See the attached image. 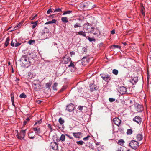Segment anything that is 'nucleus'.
Instances as JSON below:
<instances>
[{
    "mask_svg": "<svg viewBox=\"0 0 151 151\" xmlns=\"http://www.w3.org/2000/svg\"><path fill=\"white\" fill-rule=\"evenodd\" d=\"M20 61L24 66L27 67L30 65V63L29 60V58L26 55L22 56Z\"/></svg>",
    "mask_w": 151,
    "mask_h": 151,
    "instance_id": "obj_1",
    "label": "nucleus"
},
{
    "mask_svg": "<svg viewBox=\"0 0 151 151\" xmlns=\"http://www.w3.org/2000/svg\"><path fill=\"white\" fill-rule=\"evenodd\" d=\"M129 145L132 148L135 150L138 147L139 143L137 141L133 140L131 141L129 144Z\"/></svg>",
    "mask_w": 151,
    "mask_h": 151,
    "instance_id": "obj_2",
    "label": "nucleus"
},
{
    "mask_svg": "<svg viewBox=\"0 0 151 151\" xmlns=\"http://www.w3.org/2000/svg\"><path fill=\"white\" fill-rule=\"evenodd\" d=\"M26 130H22L21 131L20 133V136H19L18 134V131L17 130V138L18 139H24V137L26 133Z\"/></svg>",
    "mask_w": 151,
    "mask_h": 151,
    "instance_id": "obj_3",
    "label": "nucleus"
},
{
    "mask_svg": "<svg viewBox=\"0 0 151 151\" xmlns=\"http://www.w3.org/2000/svg\"><path fill=\"white\" fill-rule=\"evenodd\" d=\"M119 91L120 93L122 95L127 93V88L123 86H122L120 87Z\"/></svg>",
    "mask_w": 151,
    "mask_h": 151,
    "instance_id": "obj_4",
    "label": "nucleus"
},
{
    "mask_svg": "<svg viewBox=\"0 0 151 151\" xmlns=\"http://www.w3.org/2000/svg\"><path fill=\"white\" fill-rule=\"evenodd\" d=\"M74 105L71 103L67 106L66 110L69 112H71L74 110Z\"/></svg>",
    "mask_w": 151,
    "mask_h": 151,
    "instance_id": "obj_5",
    "label": "nucleus"
},
{
    "mask_svg": "<svg viewBox=\"0 0 151 151\" xmlns=\"http://www.w3.org/2000/svg\"><path fill=\"white\" fill-rule=\"evenodd\" d=\"M101 75L102 78L106 82H108L110 79L109 76L107 74H101Z\"/></svg>",
    "mask_w": 151,
    "mask_h": 151,
    "instance_id": "obj_6",
    "label": "nucleus"
},
{
    "mask_svg": "<svg viewBox=\"0 0 151 151\" xmlns=\"http://www.w3.org/2000/svg\"><path fill=\"white\" fill-rule=\"evenodd\" d=\"M51 147L53 149L55 150H57L58 149V145L57 143L55 142L51 143Z\"/></svg>",
    "mask_w": 151,
    "mask_h": 151,
    "instance_id": "obj_7",
    "label": "nucleus"
},
{
    "mask_svg": "<svg viewBox=\"0 0 151 151\" xmlns=\"http://www.w3.org/2000/svg\"><path fill=\"white\" fill-rule=\"evenodd\" d=\"M113 121L115 124L118 126H119L121 123V120L118 118H114Z\"/></svg>",
    "mask_w": 151,
    "mask_h": 151,
    "instance_id": "obj_8",
    "label": "nucleus"
},
{
    "mask_svg": "<svg viewBox=\"0 0 151 151\" xmlns=\"http://www.w3.org/2000/svg\"><path fill=\"white\" fill-rule=\"evenodd\" d=\"M134 121L139 124L141 123L142 119L139 116H136L133 119Z\"/></svg>",
    "mask_w": 151,
    "mask_h": 151,
    "instance_id": "obj_9",
    "label": "nucleus"
},
{
    "mask_svg": "<svg viewBox=\"0 0 151 151\" xmlns=\"http://www.w3.org/2000/svg\"><path fill=\"white\" fill-rule=\"evenodd\" d=\"M136 109L138 112H142L143 110V107L140 105H138L137 106Z\"/></svg>",
    "mask_w": 151,
    "mask_h": 151,
    "instance_id": "obj_10",
    "label": "nucleus"
},
{
    "mask_svg": "<svg viewBox=\"0 0 151 151\" xmlns=\"http://www.w3.org/2000/svg\"><path fill=\"white\" fill-rule=\"evenodd\" d=\"M90 24L88 23H86L83 25V29L87 30L90 28Z\"/></svg>",
    "mask_w": 151,
    "mask_h": 151,
    "instance_id": "obj_11",
    "label": "nucleus"
},
{
    "mask_svg": "<svg viewBox=\"0 0 151 151\" xmlns=\"http://www.w3.org/2000/svg\"><path fill=\"white\" fill-rule=\"evenodd\" d=\"M33 129L36 134H40L41 132L40 129L39 127L33 128Z\"/></svg>",
    "mask_w": 151,
    "mask_h": 151,
    "instance_id": "obj_12",
    "label": "nucleus"
},
{
    "mask_svg": "<svg viewBox=\"0 0 151 151\" xmlns=\"http://www.w3.org/2000/svg\"><path fill=\"white\" fill-rule=\"evenodd\" d=\"M82 134V133L80 132L77 133H73V135L76 138H79L80 136Z\"/></svg>",
    "mask_w": 151,
    "mask_h": 151,
    "instance_id": "obj_13",
    "label": "nucleus"
},
{
    "mask_svg": "<svg viewBox=\"0 0 151 151\" xmlns=\"http://www.w3.org/2000/svg\"><path fill=\"white\" fill-rule=\"evenodd\" d=\"M63 60L64 63L65 64L68 63L69 62H70V58H66L64 57Z\"/></svg>",
    "mask_w": 151,
    "mask_h": 151,
    "instance_id": "obj_14",
    "label": "nucleus"
},
{
    "mask_svg": "<svg viewBox=\"0 0 151 151\" xmlns=\"http://www.w3.org/2000/svg\"><path fill=\"white\" fill-rule=\"evenodd\" d=\"M137 81V77H134L133 78H132L131 80V82L132 84H135Z\"/></svg>",
    "mask_w": 151,
    "mask_h": 151,
    "instance_id": "obj_15",
    "label": "nucleus"
},
{
    "mask_svg": "<svg viewBox=\"0 0 151 151\" xmlns=\"http://www.w3.org/2000/svg\"><path fill=\"white\" fill-rule=\"evenodd\" d=\"M137 139L138 141H141L142 139V134H139L137 135Z\"/></svg>",
    "mask_w": 151,
    "mask_h": 151,
    "instance_id": "obj_16",
    "label": "nucleus"
},
{
    "mask_svg": "<svg viewBox=\"0 0 151 151\" xmlns=\"http://www.w3.org/2000/svg\"><path fill=\"white\" fill-rule=\"evenodd\" d=\"M10 41V38L9 37H8L7 38L4 44V47H5L7 46L9 44V42Z\"/></svg>",
    "mask_w": 151,
    "mask_h": 151,
    "instance_id": "obj_17",
    "label": "nucleus"
},
{
    "mask_svg": "<svg viewBox=\"0 0 151 151\" xmlns=\"http://www.w3.org/2000/svg\"><path fill=\"white\" fill-rule=\"evenodd\" d=\"M124 141L123 139H121L118 141V144L121 145H124Z\"/></svg>",
    "mask_w": 151,
    "mask_h": 151,
    "instance_id": "obj_18",
    "label": "nucleus"
},
{
    "mask_svg": "<svg viewBox=\"0 0 151 151\" xmlns=\"http://www.w3.org/2000/svg\"><path fill=\"white\" fill-rule=\"evenodd\" d=\"M74 62L72 61L70 62V64L68 65V67H72L73 68H75V66L74 64Z\"/></svg>",
    "mask_w": 151,
    "mask_h": 151,
    "instance_id": "obj_19",
    "label": "nucleus"
},
{
    "mask_svg": "<svg viewBox=\"0 0 151 151\" xmlns=\"http://www.w3.org/2000/svg\"><path fill=\"white\" fill-rule=\"evenodd\" d=\"M78 34L84 37H86V35L85 33L82 31L78 32Z\"/></svg>",
    "mask_w": 151,
    "mask_h": 151,
    "instance_id": "obj_20",
    "label": "nucleus"
},
{
    "mask_svg": "<svg viewBox=\"0 0 151 151\" xmlns=\"http://www.w3.org/2000/svg\"><path fill=\"white\" fill-rule=\"evenodd\" d=\"M61 20L64 22L67 23L68 22L67 18L66 17H62Z\"/></svg>",
    "mask_w": 151,
    "mask_h": 151,
    "instance_id": "obj_21",
    "label": "nucleus"
},
{
    "mask_svg": "<svg viewBox=\"0 0 151 151\" xmlns=\"http://www.w3.org/2000/svg\"><path fill=\"white\" fill-rule=\"evenodd\" d=\"M65 136L64 134H62L60 137V139L62 141H65Z\"/></svg>",
    "mask_w": 151,
    "mask_h": 151,
    "instance_id": "obj_22",
    "label": "nucleus"
},
{
    "mask_svg": "<svg viewBox=\"0 0 151 151\" xmlns=\"http://www.w3.org/2000/svg\"><path fill=\"white\" fill-rule=\"evenodd\" d=\"M132 133V131L131 129H128L127 131V133L128 135H131Z\"/></svg>",
    "mask_w": 151,
    "mask_h": 151,
    "instance_id": "obj_23",
    "label": "nucleus"
},
{
    "mask_svg": "<svg viewBox=\"0 0 151 151\" xmlns=\"http://www.w3.org/2000/svg\"><path fill=\"white\" fill-rule=\"evenodd\" d=\"M37 23V21H36L34 22H32V24H33L32 26V29H34L36 27Z\"/></svg>",
    "mask_w": 151,
    "mask_h": 151,
    "instance_id": "obj_24",
    "label": "nucleus"
},
{
    "mask_svg": "<svg viewBox=\"0 0 151 151\" xmlns=\"http://www.w3.org/2000/svg\"><path fill=\"white\" fill-rule=\"evenodd\" d=\"M54 10L53 9L50 8L47 11V14H49L50 13L53 12V10Z\"/></svg>",
    "mask_w": 151,
    "mask_h": 151,
    "instance_id": "obj_25",
    "label": "nucleus"
},
{
    "mask_svg": "<svg viewBox=\"0 0 151 151\" xmlns=\"http://www.w3.org/2000/svg\"><path fill=\"white\" fill-rule=\"evenodd\" d=\"M58 85V84L56 83H55L54 84L53 86V89L54 90H57V89L56 88V87Z\"/></svg>",
    "mask_w": 151,
    "mask_h": 151,
    "instance_id": "obj_26",
    "label": "nucleus"
},
{
    "mask_svg": "<svg viewBox=\"0 0 151 151\" xmlns=\"http://www.w3.org/2000/svg\"><path fill=\"white\" fill-rule=\"evenodd\" d=\"M112 73L115 75H117L118 73V71L116 69H114L113 70Z\"/></svg>",
    "mask_w": 151,
    "mask_h": 151,
    "instance_id": "obj_27",
    "label": "nucleus"
},
{
    "mask_svg": "<svg viewBox=\"0 0 151 151\" xmlns=\"http://www.w3.org/2000/svg\"><path fill=\"white\" fill-rule=\"evenodd\" d=\"M59 122L61 124H62L64 122V120L61 118H60L59 119Z\"/></svg>",
    "mask_w": 151,
    "mask_h": 151,
    "instance_id": "obj_28",
    "label": "nucleus"
},
{
    "mask_svg": "<svg viewBox=\"0 0 151 151\" xmlns=\"http://www.w3.org/2000/svg\"><path fill=\"white\" fill-rule=\"evenodd\" d=\"M52 84L51 83H47L46 84V87L47 88H49L50 87Z\"/></svg>",
    "mask_w": 151,
    "mask_h": 151,
    "instance_id": "obj_29",
    "label": "nucleus"
},
{
    "mask_svg": "<svg viewBox=\"0 0 151 151\" xmlns=\"http://www.w3.org/2000/svg\"><path fill=\"white\" fill-rule=\"evenodd\" d=\"M61 11V10L60 9L58 8L56 9H55L54 12V13H57L60 12Z\"/></svg>",
    "mask_w": 151,
    "mask_h": 151,
    "instance_id": "obj_30",
    "label": "nucleus"
},
{
    "mask_svg": "<svg viewBox=\"0 0 151 151\" xmlns=\"http://www.w3.org/2000/svg\"><path fill=\"white\" fill-rule=\"evenodd\" d=\"M16 42V41L15 40H12L11 43V46L14 47V45Z\"/></svg>",
    "mask_w": 151,
    "mask_h": 151,
    "instance_id": "obj_31",
    "label": "nucleus"
},
{
    "mask_svg": "<svg viewBox=\"0 0 151 151\" xmlns=\"http://www.w3.org/2000/svg\"><path fill=\"white\" fill-rule=\"evenodd\" d=\"M26 96V95L24 93H22L19 96L21 98H25Z\"/></svg>",
    "mask_w": 151,
    "mask_h": 151,
    "instance_id": "obj_32",
    "label": "nucleus"
},
{
    "mask_svg": "<svg viewBox=\"0 0 151 151\" xmlns=\"http://www.w3.org/2000/svg\"><path fill=\"white\" fill-rule=\"evenodd\" d=\"M74 27L75 28H77L79 27H81L80 24L79 23H76L74 25Z\"/></svg>",
    "mask_w": 151,
    "mask_h": 151,
    "instance_id": "obj_33",
    "label": "nucleus"
},
{
    "mask_svg": "<svg viewBox=\"0 0 151 151\" xmlns=\"http://www.w3.org/2000/svg\"><path fill=\"white\" fill-rule=\"evenodd\" d=\"M141 13L142 15H145V8L143 7H142L141 9Z\"/></svg>",
    "mask_w": 151,
    "mask_h": 151,
    "instance_id": "obj_34",
    "label": "nucleus"
},
{
    "mask_svg": "<svg viewBox=\"0 0 151 151\" xmlns=\"http://www.w3.org/2000/svg\"><path fill=\"white\" fill-rule=\"evenodd\" d=\"M113 47L114 48H119L120 49L121 48V46H119L118 45H114L112 46H111V47Z\"/></svg>",
    "mask_w": 151,
    "mask_h": 151,
    "instance_id": "obj_35",
    "label": "nucleus"
},
{
    "mask_svg": "<svg viewBox=\"0 0 151 151\" xmlns=\"http://www.w3.org/2000/svg\"><path fill=\"white\" fill-rule=\"evenodd\" d=\"M31 134V133H29L28 134L29 137L30 138L32 139H33L35 138L34 135H32Z\"/></svg>",
    "mask_w": 151,
    "mask_h": 151,
    "instance_id": "obj_36",
    "label": "nucleus"
},
{
    "mask_svg": "<svg viewBox=\"0 0 151 151\" xmlns=\"http://www.w3.org/2000/svg\"><path fill=\"white\" fill-rule=\"evenodd\" d=\"M21 44V43H19L18 42H17V41L16 42V43L14 45V46L15 47H17L20 45Z\"/></svg>",
    "mask_w": 151,
    "mask_h": 151,
    "instance_id": "obj_37",
    "label": "nucleus"
},
{
    "mask_svg": "<svg viewBox=\"0 0 151 151\" xmlns=\"http://www.w3.org/2000/svg\"><path fill=\"white\" fill-rule=\"evenodd\" d=\"M35 42V40H30L28 42V43L30 45H31L32 43H34Z\"/></svg>",
    "mask_w": 151,
    "mask_h": 151,
    "instance_id": "obj_38",
    "label": "nucleus"
},
{
    "mask_svg": "<svg viewBox=\"0 0 151 151\" xmlns=\"http://www.w3.org/2000/svg\"><path fill=\"white\" fill-rule=\"evenodd\" d=\"M76 142L78 144L82 145L83 144V141L81 140L78 141H77Z\"/></svg>",
    "mask_w": 151,
    "mask_h": 151,
    "instance_id": "obj_39",
    "label": "nucleus"
},
{
    "mask_svg": "<svg viewBox=\"0 0 151 151\" xmlns=\"http://www.w3.org/2000/svg\"><path fill=\"white\" fill-rule=\"evenodd\" d=\"M88 39L90 42H92L93 41H95V40L94 38H91L89 37L88 38Z\"/></svg>",
    "mask_w": 151,
    "mask_h": 151,
    "instance_id": "obj_40",
    "label": "nucleus"
},
{
    "mask_svg": "<svg viewBox=\"0 0 151 151\" xmlns=\"http://www.w3.org/2000/svg\"><path fill=\"white\" fill-rule=\"evenodd\" d=\"M109 100L110 102H112L115 101V99L113 98H109Z\"/></svg>",
    "mask_w": 151,
    "mask_h": 151,
    "instance_id": "obj_41",
    "label": "nucleus"
},
{
    "mask_svg": "<svg viewBox=\"0 0 151 151\" xmlns=\"http://www.w3.org/2000/svg\"><path fill=\"white\" fill-rule=\"evenodd\" d=\"M21 24V23H19L18 25H17L16 26H15L14 27V29L16 30L17 29V28H19V27H20L19 26Z\"/></svg>",
    "mask_w": 151,
    "mask_h": 151,
    "instance_id": "obj_42",
    "label": "nucleus"
},
{
    "mask_svg": "<svg viewBox=\"0 0 151 151\" xmlns=\"http://www.w3.org/2000/svg\"><path fill=\"white\" fill-rule=\"evenodd\" d=\"M90 137L89 136H87L86 137L84 138H83V140L85 141L87 140H88V138Z\"/></svg>",
    "mask_w": 151,
    "mask_h": 151,
    "instance_id": "obj_43",
    "label": "nucleus"
},
{
    "mask_svg": "<svg viewBox=\"0 0 151 151\" xmlns=\"http://www.w3.org/2000/svg\"><path fill=\"white\" fill-rule=\"evenodd\" d=\"M48 128L50 129V131L51 132L52 131V128L51 127V125L50 124H48Z\"/></svg>",
    "mask_w": 151,
    "mask_h": 151,
    "instance_id": "obj_44",
    "label": "nucleus"
},
{
    "mask_svg": "<svg viewBox=\"0 0 151 151\" xmlns=\"http://www.w3.org/2000/svg\"><path fill=\"white\" fill-rule=\"evenodd\" d=\"M83 106H79L78 108V109L79 110H80L81 111L82 110H83Z\"/></svg>",
    "mask_w": 151,
    "mask_h": 151,
    "instance_id": "obj_45",
    "label": "nucleus"
},
{
    "mask_svg": "<svg viewBox=\"0 0 151 151\" xmlns=\"http://www.w3.org/2000/svg\"><path fill=\"white\" fill-rule=\"evenodd\" d=\"M71 12L70 11H65L63 13V14L65 15L67 14H69Z\"/></svg>",
    "mask_w": 151,
    "mask_h": 151,
    "instance_id": "obj_46",
    "label": "nucleus"
},
{
    "mask_svg": "<svg viewBox=\"0 0 151 151\" xmlns=\"http://www.w3.org/2000/svg\"><path fill=\"white\" fill-rule=\"evenodd\" d=\"M66 87L65 86H63L61 89L60 90L61 91H63L65 89H66Z\"/></svg>",
    "mask_w": 151,
    "mask_h": 151,
    "instance_id": "obj_47",
    "label": "nucleus"
},
{
    "mask_svg": "<svg viewBox=\"0 0 151 151\" xmlns=\"http://www.w3.org/2000/svg\"><path fill=\"white\" fill-rule=\"evenodd\" d=\"M52 23H55L56 22V20L55 19H53L51 21Z\"/></svg>",
    "mask_w": 151,
    "mask_h": 151,
    "instance_id": "obj_48",
    "label": "nucleus"
},
{
    "mask_svg": "<svg viewBox=\"0 0 151 151\" xmlns=\"http://www.w3.org/2000/svg\"><path fill=\"white\" fill-rule=\"evenodd\" d=\"M41 120H40V121H38L37 122H36L35 124V125H36V124L39 123V124H40L41 123Z\"/></svg>",
    "mask_w": 151,
    "mask_h": 151,
    "instance_id": "obj_49",
    "label": "nucleus"
},
{
    "mask_svg": "<svg viewBox=\"0 0 151 151\" xmlns=\"http://www.w3.org/2000/svg\"><path fill=\"white\" fill-rule=\"evenodd\" d=\"M52 24L51 21H48V22L45 23V24Z\"/></svg>",
    "mask_w": 151,
    "mask_h": 151,
    "instance_id": "obj_50",
    "label": "nucleus"
},
{
    "mask_svg": "<svg viewBox=\"0 0 151 151\" xmlns=\"http://www.w3.org/2000/svg\"><path fill=\"white\" fill-rule=\"evenodd\" d=\"M42 101L40 100H36V102L38 103V104H40L41 102Z\"/></svg>",
    "mask_w": 151,
    "mask_h": 151,
    "instance_id": "obj_51",
    "label": "nucleus"
},
{
    "mask_svg": "<svg viewBox=\"0 0 151 151\" xmlns=\"http://www.w3.org/2000/svg\"><path fill=\"white\" fill-rule=\"evenodd\" d=\"M66 135L70 139H73V138L72 137H71L68 134H66Z\"/></svg>",
    "mask_w": 151,
    "mask_h": 151,
    "instance_id": "obj_52",
    "label": "nucleus"
},
{
    "mask_svg": "<svg viewBox=\"0 0 151 151\" xmlns=\"http://www.w3.org/2000/svg\"><path fill=\"white\" fill-rule=\"evenodd\" d=\"M115 30L114 29L113 30L111 31V34H114L115 33Z\"/></svg>",
    "mask_w": 151,
    "mask_h": 151,
    "instance_id": "obj_53",
    "label": "nucleus"
},
{
    "mask_svg": "<svg viewBox=\"0 0 151 151\" xmlns=\"http://www.w3.org/2000/svg\"><path fill=\"white\" fill-rule=\"evenodd\" d=\"M27 121L26 120V121H24V122H23V125L24 126L25 125L26 123H27Z\"/></svg>",
    "mask_w": 151,
    "mask_h": 151,
    "instance_id": "obj_54",
    "label": "nucleus"
},
{
    "mask_svg": "<svg viewBox=\"0 0 151 151\" xmlns=\"http://www.w3.org/2000/svg\"><path fill=\"white\" fill-rule=\"evenodd\" d=\"M11 98L12 102H13V101H14V97H12L11 96Z\"/></svg>",
    "mask_w": 151,
    "mask_h": 151,
    "instance_id": "obj_55",
    "label": "nucleus"
},
{
    "mask_svg": "<svg viewBox=\"0 0 151 151\" xmlns=\"http://www.w3.org/2000/svg\"><path fill=\"white\" fill-rule=\"evenodd\" d=\"M37 16V15H35L32 18V19L33 20Z\"/></svg>",
    "mask_w": 151,
    "mask_h": 151,
    "instance_id": "obj_56",
    "label": "nucleus"
},
{
    "mask_svg": "<svg viewBox=\"0 0 151 151\" xmlns=\"http://www.w3.org/2000/svg\"><path fill=\"white\" fill-rule=\"evenodd\" d=\"M29 118H27L26 119V120L27 121H29Z\"/></svg>",
    "mask_w": 151,
    "mask_h": 151,
    "instance_id": "obj_57",
    "label": "nucleus"
},
{
    "mask_svg": "<svg viewBox=\"0 0 151 151\" xmlns=\"http://www.w3.org/2000/svg\"><path fill=\"white\" fill-rule=\"evenodd\" d=\"M12 105L14 106L15 105H14V101H13V102H12Z\"/></svg>",
    "mask_w": 151,
    "mask_h": 151,
    "instance_id": "obj_58",
    "label": "nucleus"
},
{
    "mask_svg": "<svg viewBox=\"0 0 151 151\" xmlns=\"http://www.w3.org/2000/svg\"><path fill=\"white\" fill-rule=\"evenodd\" d=\"M19 79L17 78H16V81H19Z\"/></svg>",
    "mask_w": 151,
    "mask_h": 151,
    "instance_id": "obj_59",
    "label": "nucleus"
},
{
    "mask_svg": "<svg viewBox=\"0 0 151 151\" xmlns=\"http://www.w3.org/2000/svg\"><path fill=\"white\" fill-rule=\"evenodd\" d=\"M123 43L124 44V45H127V43L126 42H125V43Z\"/></svg>",
    "mask_w": 151,
    "mask_h": 151,
    "instance_id": "obj_60",
    "label": "nucleus"
},
{
    "mask_svg": "<svg viewBox=\"0 0 151 151\" xmlns=\"http://www.w3.org/2000/svg\"><path fill=\"white\" fill-rule=\"evenodd\" d=\"M10 62H9L8 63V65H10Z\"/></svg>",
    "mask_w": 151,
    "mask_h": 151,
    "instance_id": "obj_61",
    "label": "nucleus"
},
{
    "mask_svg": "<svg viewBox=\"0 0 151 151\" xmlns=\"http://www.w3.org/2000/svg\"><path fill=\"white\" fill-rule=\"evenodd\" d=\"M81 6H83L84 5H83L82 4H81Z\"/></svg>",
    "mask_w": 151,
    "mask_h": 151,
    "instance_id": "obj_62",
    "label": "nucleus"
},
{
    "mask_svg": "<svg viewBox=\"0 0 151 151\" xmlns=\"http://www.w3.org/2000/svg\"><path fill=\"white\" fill-rule=\"evenodd\" d=\"M93 34H95V35L97 33H93Z\"/></svg>",
    "mask_w": 151,
    "mask_h": 151,
    "instance_id": "obj_63",
    "label": "nucleus"
},
{
    "mask_svg": "<svg viewBox=\"0 0 151 151\" xmlns=\"http://www.w3.org/2000/svg\"><path fill=\"white\" fill-rule=\"evenodd\" d=\"M53 15H51L50 16H52Z\"/></svg>",
    "mask_w": 151,
    "mask_h": 151,
    "instance_id": "obj_64",
    "label": "nucleus"
}]
</instances>
